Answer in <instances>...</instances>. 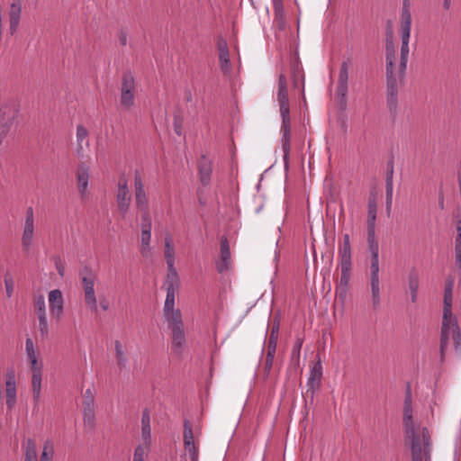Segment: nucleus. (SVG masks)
Masks as SVG:
<instances>
[{
	"label": "nucleus",
	"mask_w": 461,
	"mask_h": 461,
	"mask_svg": "<svg viewBox=\"0 0 461 461\" xmlns=\"http://www.w3.org/2000/svg\"><path fill=\"white\" fill-rule=\"evenodd\" d=\"M349 64H350V60L349 59L345 60V61L342 62L340 69H339V74L338 81H339V82H347L348 83Z\"/></svg>",
	"instance_id": "obj_47"
},
{
	"label": "nucleus",
	"mask_w": 461,
	"mask_h": 461,
	"mask_svg": "<svg viewBox=\"0 0 461 461\" xmlns=\"http://www.w3.org/2000/svg\"><path fill=\"white\" fill-rule=\"evenodd\" d=\"M276 99L282 117L281 133L285 164L288 163L290 153V104L287 89V79L284 74L278 77Z\"/></svg>",
	"instance_id": "obj_3"
},
{
	"label": "nucleus",
	"mask_w": 461,
	"mask_h": 461,
	"mask_svg": "<svg viewBox=\"0 0 461 461\" xmlns=\"http://www.w3.org/2000/svg\"><path fill=\"white\" fill-rule=\"evenodd\" d=\"M79 275L82 283L85 303L92 312H97L98 303L95 290L96 275L89 267H85Z\"/></svg>",
	"instance_id": "obj_8"
},
{
	"label": "nucleus",
	"mask_w": 461,
	"mask_h": 461,
	"mask_svg": "<svg viewBox=\"0 0 461 461\" xmlns=\"http://www.w3.org/2000/svg\"><path fill=\"white\" fill-rule=\"evenodd\" d=\"M54 455V444L51 440L47 439L42 447L40 461H52Z\"/></svg>",
	"instance_id": "obj_37"
},
{
	"label": "nucleus",
	"mask_w": 461,
	"mask_h": 461,
	"mask_svg": "<svg viewBox=\"0 0 461 461\" xmlns=\"http://www.w3.org/2000/svg\"><path fill=\"white\" fill-rule=\"evenodd\" d=\"M32 377H42V363L38 358L29 360Z\"/></svg>",
	"instance_id": "obj_44"
},
{
	"label": "nucleus",
	"mask_w": 461,
	"mask_h": 461,
	"mask_svg": "<svg viewBox=\"0 0 461 461\" xmlns=\"http://www.w3.org/2000/svg\"><path fill=\"white\" fill-rule=\"evenodd\" d=\"M322 372L321 363L315 364L311 369L310 375L307 381L308 390L307 393L311 392V397L313 398L314 392L319 388L321 384Z\"/></svg>",
	"instance_id": "obj_23"
},
{
	"label": "nucleus",
	"mask_w": 461,
	"mask_h": 461,
	"mask_svg": "<svg viewBox=\"0 0 461 461\" xmlns=\"http://www.w3.org/2000/svg\"><path fill=\"white\" fill-rule=\"evenodd\" d=\"M401 25L411 26V15L409 10V1L404 0L401 14Z\"/></svg>",
	"instance_id": "obj_40"
},
{
	"label": "nucleus",
	"mask_w": 461,
	"mask_h": 461,
	"mask_svg": "<svg viewBox=\"0 0 461 461\" xmlns=\"http://www.w3.org/2000/svg\"><path fill=\"white\" fill-rule=\"evenodd\" d=\"M151 229L149 226H141L140 252L143 258H149L152 255Z\"/></svg>",
	"instance_id": "obj_24"
},
{
	"label": "nucleus",
	"mask_w": 461,
	"mask_h": 461,
	"mask_svg": "<svg viewBox=\"0 0 461 461\" xmlns=\"http://www.w3.org/2000/svg\"><path fill=\"white\" fill-rule=\"evenodd\" d=\"M376 203L375 199H369L368 202V216H367V229L375 228L376 220Z\"/></svg>",
	"instance_id": "obj_35"
},
{
	"label": "nucleus",
	"mask_w": 461,
	"mask_h": 461,
	"mask_svg": "<svg viewBox=\"0 0 461 461\" xmlns=\"http://www.w3.org/2000/svg\"><path fill=\"white\" fill-rule=\"evenodd\" d=\"M151 450L150 445L139 443L133 451L131 461H146Z\"/></svg>",
	"instance_id": "obj_30"
},
{
	"label": "nucleus",
	"mask_w": 461,
	"mask_h": 461,
	"mask_svg": "<svg viewBox=\"0 0 461 461\" xmlns=\"http://www.w3.org/2000/svg\"><path fill=\"white\" fill-rule=\"evenodd\" d=\"M352 269H340V277L337 284V293L339 292L341 294H345L348 290V286L350 282Z\"/></svg>",
	"instance_id": "obj_29"
},
{
	"label": "nucleus",
	"mask_w": 461,
	"mask_h": 461,
	"mask_svg": "<svg viewBox=\"0 0 461 461\" xmlns=\"http://www.w3.org/2000/svg\"><path fill=\"white\" fill-rule=\"evenodd\" d=\"M87 136H88L87 130L84 126L78 125L77 127V140L78 143L77 153L80 156L83 155V146L88 145Z\"/></svg>",
	"instance_id": "obj_31"
},
{
	"label": "nucleus",
	"mask_w": 461,
	"mask_h": 461,
	"mask_svg": "<svg viewBox=\"0 0 461 461\" xmlns=\"http://www.w3.org/2000/svg\"><path fill=\"white\" fill-rule=\"evenodd\" d=\"M83 419L86 427H94L95 422V406H84Z\"/></svg>",
	"instance_id": "obj_39"
},
{
	"label": "nucleus",
	"mask_w": 461,
	"mask_h": 461,
	"mask_svg": "<svg viewBox=\"0 0 461 461\" xmlns=\"http://www.w3.org/2000/svg\"><path fill=\"white\" fill-rule=\"evenodd\" d=\"M370 284V299L374 310H377L381 306V282L380 276H369Z\"/></svg>",
	"instance_id": "obj_19"
},
{
	"label": "nucleus",
	"mask_w": 461,
	"mask_h": 461,
	"mask_svg": "<svg viewBox=\"0 0 461 461\" xmlns=\"http://www.w3.org/2000/svg\"><path fill=\"white\" fill-rule=\"evenodd\" d=\"M412 399L410 390L407 391L404 404H403V425L405 429L406 438L413 443H422V430L425 428H420L417 425L412 417Z\"/></svg>",
	"instance_id": "obj_5"
},
{
	"label": "nucleus",
	"mask_w": 461,
	"mask_h": 461,
	"mask_svg": "<svg viewBox=\"0 0 461 461\" xmlns=\"http://www.w3.org/2000/svg\"><path fill=\"white\" fill-rule=\"evenodd\" d=\"M164 258L166 263H176V248L171 234L167 233L164 237Z\"/></svg>",
	"instance_id": "obj_26"
},
{
	"label": "nucleus",
	"mask_w": 461,
	"mask_h": 461,
	"mask_svg": "<svg viewBox=\"0 0 461 461\" xmlns=\"http://www.w3.org/2000/svg\"><path fill=\"white\" fill-rule=\"evenodd\" d=\"M380 276L379 255H374L370 258L369 276Z\"/></svg>",
	"instance_id": "obj_43"
},
{
	"label": "nucleus",
	"mask_w": 461,
	"mask_h": 461,
	"mask_svg": "<svg viewBox=\"0 0 461 461\" xmlns=\"http://www.w3.org/2000/svg\"><path fill=\"white\" fill-rule=\"evenodd\" d=\"M339 267L340 269H352V256H338Z\"/></svg>",
	"instance_id": "obj_48"
},
{
	"label": "nucleus",
	"mask_w": 461,
	"mask_h": 461,
	"mask_svg": "<svg viewBox=\"0 0 461 461\" xmlns=\"http://www.w3.org/2000/svg\"><path fill=\"white\" fill-rule=\"evenodd\" d=\"M131 202V195L128 187L127 180L124 177H121L117 186L116 203L118 210L123 217H125L129 212Z\"/></svg>",
	"instance_id": "obj_11"
},
{
	"label": "nucleus",
	"mask_w": 461,
	"mask_h": 461,
	"mask_svg": "<svg viewBox=\"0 0 461 461\" xmlns=\"http://www.w3.org/2000/svg\"><path fill=\"white\" fill-rule=\"evenodd\" d=\"M230 265V255L229 242L225 237L221 240V258L217 262V270L222 273L229 269Z\"/></svg>",
	"instance_id": "obj_22"
},
{
	"label": "nucleus",
	"mask_w": 461,
	"mask_h": 461,
	"mask_svg": "<svg viewBox=\"0 0 461 461\" xmlns=\"http://www.w3.org/2000/svg\"><path fill=\"white\" fill-rule=\"evenodd\" d=\"M5 291L7 297H11L14 291V284L11 279H5Z\"/></svg>",
	"instance_id": "obj_57"
},
{
	"label": "nucleus",
	"mask_w": 461,
	"mask_h": 461,
	"mask_svg": "<svg viewBox=\"0 0 461 461\" xmlns=\"http://www.w3.org/2000/svg\"><path fill=\"white\" fill-rule=\"evenodd\" d=\"M25 351L28 360L38 358L37 353L33 345V341L31 338H27L25 341Z\"/></svg>",
	"instance_id": "obj_46"
},
{
	"label": "nucleus",
	"mask_w": 461,
	"mask_h": 461,
	"mask_svg": "<svg viewBox=\"0 0 461 461\" xmlns=\"http://www.w3.org/2000/svg\"><path fill=\"white\" fill-rule=\"evenodd\" d=\"M190 442H194L192 426L188 420L184 422V445H189Z\"/></svg>",
	"instance_id": "obj_45"
},
{
	"label": "nucleus",
	"mask_w": 461,
	"mask_h": 461,
	"mask_svg": "<svg viewBox=\"0 0 461 461\" xmlns=\"http://www.w3.org/2000/svg\"><path fill=\"white\" fill-rule=\"evenodd\" d=\"M175 131L177 135L181 134V126L176 122H175Z\"/></svg>",
	"instance_id": "obj_62"
},
{
	"label": "nucleus",
	"mask_w": 461,
	"mask_h": 461,
	"mask_svg": "<svg viewBox=\"0 0 461 461\" xmlns=\"http://www.w3.org/2000/svg\"><path fill=\"white\" fill-rule=\"evenodd\" d=\"M35 237V219L32 207H28L25 212V219L23 227L21 245L23 249L28 251L33 245Z\"/></svg>",
	"instance_id": "obj_9"
},
{
	"label": "nucleus",
	"mask_w": 461,
	"mask_h": 461,
	"mask_svg": "<svg viewBox=\"0 0 461 461\" xmlns=\"http://www.w3.org/2000/svg\"><path fill=\"white\" fill-rule=\"evenodd\" d=\"M49 307L56 320H59L64 311L63 294L59 289H54L48 294Z\"/></svg>",
	"instance_id": "obj_16"
},
{
	"label": "nucleus",
	"mask_w": 461,
	"mask_h": 461,
	"mask_svg": "<svg viewBox=\"0 0 461 461\" xmlns=\"http://www.w3.org/2000/svg\"><path fill=\"white\" fill-rule=\"evenodd\" d=\"M120 43L123 46L127 44V34L124 32H122L119 36Z\"/></svg>",
	"instance_id": "obj_59"
},
{
	"label": "nucleus",
	"mask_w": 461,
	"mask_h": 461,
	"mask_svg": "<svg viewBox=\"0 0 461 461\" xmlns=\"http://www.w3.org/2000/svg\"><path fill=\"white\" fill-rule=\"evenodd\" d=\"M76 178L78 194L82 199H85L89 194L88 185L90 178L89 167L86 163H80L77 166L76 171Z\"/></svg>",
	"instance_id": "obj_14"
},
{
	"label": "nucleus",
	"mask_w": 461,
	"mask_h": 461,
	"mask_svg": "<svg viewBox=\"0 0 461 461\" xmlns=\"http://www.w3.org/2000/svg\"><path fill=\"white\" fill-rule=\"evenodd\" d=\"M141 213V226H149V229H152V221L149 214V208L146 211H139Z\"/></svg>",
	"instance_id": "obj_52"
},
{
	"label": "nucleus",
	"mask_w": 461,
	"mask_h": 461,
	"mask_svg": "<svg viewBox=\"0 0 461 461\" xmlns=\"http://www.w3.org/2000/svg\"><path fill=\"white\" fill-rule=\"evenodd\" d=\"M171 333V348L174 353H176V355H180L183 353L186 344L185 329L172 330Z\"/></svg>",
	"instance_id": "obj_25"
},
{
	"label": "nucleus",
	"mask_w": 461,
	"mask_h": 461,
	"mask_svg": "<svg viewBox=\"0 0 461 461\" xmlns=\"http://www.w3.org/2000/svg\"><path fill=\"white\" fill-rule=\"evenodd\" d=\"M114 348H115V357H116L118 366L121 368L126 367L127 363H128V358L124 353L122 345L121 344L120 341H118V340L115 341Z\"/></svg>",
	"instance_id": "obj_34"
},
{
	"label": "nucleus",
	"mask_w": 461,
	"mask_h": 461,
	"mask_svg": "<svg viewBox=\"0 0 461 461\" xmlns=\"http://www.w3.org/2000/svg\"><path fill=\"white\" fill-rule=\"evenodd\" d=\"M136 82L131 72H125L122 78L120 87L119 107L122 111L129 112L135 105Z\"/></svg>",
	"instance_id": "obj_6"
},
{
	"label": "nucleus",
	"mask_w": 461,
	"mask_h": 461,
	"mask_svg": "<svg viewBox=\"0 0 461 461\" xmlns=\"http://www.w3.org/2000/svg\"><path fill=\"white\" fill-rule=\"evenodd\" d=\"M386 207L389 209L393 203V181L390 177L385 179Z\"/></svg>",
	"instance_id": "obj_42"
},
{
	"label": "nucleus",
	"mask_w": 461,
	"mask_h": 461,
	"mask_svg": "<svg viewBox=\"0 0 461 461\" xmlns=\"http://www.w3.org/2000/svg\"><path fill=\"white\" fill-rule=\"evenodd\" d=\"M217 46H218L219 54L223 53V52H229L228 45H227V42L225 40L219 39Z\"/></svg>",
	"instance_id": "obj_56"
},
{
	"label": "nucleus",
	"mask_w": 461,
	"mask_h": 461,
	"mask_svg": "<svg viewBox=\"0 0 461 461\" xmlns=\"http://www.w3.org/2000/svg\"><path fill=\"white\" fill-rule=\"evenodd\" d=\"M419 273L416 269H412L408 274V287L411 293V300L412 303L417 301L419 290Z\"/></svg>",
	"instance_id": "obj_27"
},
{
	"label": "nucleus",
	"mask_w": 461,
	"mask_h": 461,
	"mask_svg": "<svg viewBox=\"0 0 461 461\" xmlns=\"http://www.w3.org/2000/svg\"><path fill=\"white\" fill-rule=\"evenodd\" d=\"M411 26L401 25L402 41L409 42Z\"/></svg>",
	"instance_id": "obj_54"
},
{
	"label": "nucleus",
	"mask_w": 461,
	"mask_h": 461,
	"mask_svg": "<svg viewBox=\"0 0 461 461\" xmlns=\"http://www.w3.org/2000/svg\"><path fill=\"white\" fill-rule=\"evenodd\" d=\"M98 307H100L103 311H107L109 309V302L105 297H101L99 299Z\"/></svg>",
	"instance_id": "obj_58"
},
{
	"label": "nucleus",
	"mask_w": 461,
	"mask_h": 461,
	"mask_svg": "<svg viewBox=\"0 0 461 461\" xmlns=\"http://www.w3.org/2000/svg\"><path fill=\"white\" fill-rule=\"evenodd\" d=\"M393 166L390 167V169L387 171L386 177H390V179H393Z\"/></svg>",
	"instance_id": "obj_63"
},
{
	"label": "nucleus",
	"mask_w": 461,
	"mask_h": 461,
	"mask_svg": "<svg viewBox=\"0 0 461 461\" xmlns=\"http://www.w3.org/2000/svg\"><path fill=\"white\" fill-rule=\"evenodd\" d=\"M79 275L82 283L85 303L92 312H97L98 303L95 290L96 275L89 267H85Z\"/></svg>",
	"instance_id": "obj_7"
},
{
	"label": "nucleus",
	"mask_w": 461,
	"mask_h": 461,
	"mask_svg": "<svg viewBox=\"0 0 461 461\" xmlns=\"http://www.w3.org/2000/svg\"><path fill=\"white\" fill-rule=\"evenodd\" d=\"M198 170L202 185L207 186L211 182L212 165V161L204 155L201 157L198 162Z\"/></svg>",
	"instance_id": "obj_21"
},
{
	"label": "nucleus",
	"mask_w": 461,
	"mask_h": 461,
	"mask_svg": "<svg viewBox=\"0 0 461 461\" xmlns=\"http://www.w3.org/2000/svg\"><path fill=\"white\" fill-rule=\"evenodd\" d=\"M429 434L427 429L422 430V443L411 445L412 461H428L429 458L430 442Z\"/></svg>",
	"instance_id": "obj_12"
},
{
	"label": "nucleus",
	"mask_w": 461,
	"mask_h": 461,
	"mask_svg": "<svg viewBox=\"0 0 461 461\" xmlns=\"http://www.w3.org/2000/svg\"><path fill=\"white\" fill-rule=\"evenodd\" d=\"M277 330L278 325L274 326L272 328V331L269 337L267 356L269 357L270 358L274 357L276 354Z\"/></svg>",
	"instance_id": "obj_38"
},
{
	"label": "nucleus",
	"mask_w": 461,
	"mask_h": 461,
	"mask_svg": "<svg viewBox=\"0 0 461 461\" xmlns=\"http://www.w3.org/2000/svg\"><path fill=\"white\" fill-rule=\"evenodd\" d=\"M338 256H352L350 238L348 233L343 235V240L339 245Z\"/></svg>",
	"instance_id": "obj_36"
},
{
	"label": "nucleus",
	"mask_w": 461,
	"mask_h": 461,
	"mask_svg": "<svg viewBox=\"0 0 461 461\" xmlns=\"http://www.w3.org/2000/svg\"><path fill=\"white\" fill-rule=\"evenodd\" d=\"M5 403L9 410H12L16 403V382L13 372L6 375Z\"/></svg>",
	"instance_id": "obj_18"
},
{
	"label": "nucleus",
	"mask_w": 461,
	"mask_h": 461,
	"mask_svg": "<svg viewBox=\"0 0 461 461\" xmlns=\"http://www.w3.org/2000/svg\"><path fill=\"white\" fill-rule=\"evenodd\" d=\"M140 429L141 440L140 443L152 446L150 414L148 409L142 411Z\"/></svg>",
	"instance_id": "obj_20"
},
{
	"label": "nucleus",
	"mask_w": 461,
	"mask_h": 461,
	"mask_svg": "<svg viewBox=\"0 0 461 461\" xmlns=\"http://www.w3.org/2000/svg\"><path fill=\"white\" fill-rule=\"evenodd\" d=\"M451 5V0H444L443 6L446 10H448Z\"/></svg>",
	"instance_id": "obj_61"
},
{
	"label": "nucleus",
	"mask_w": 461,
	"mask_h": 461,
	"mask_svg": "<svg viewBox=\"0 0 461 461\" xmlns=\"http://www.w3.org/2000/svg\"><path fill=\"white\" fill-rule=\"evenodd\" d=\"M175 296L176 286L173 284L167 285L163 316L171 331L185 329L181 311L175 308Z\"/></svg>",
	"instance_id": "obj_4"
},
{
	"label": "nucleus",
	"mask_w": 461,
	"mask_h": 461,
	"mask_svg": "<svg viewBox=\"0 0 461 461\" xmlns=\"http://www.w3.org/2000/svg\"><path fill=\"white\" fill-rule=\"evenodd\" d=\"M134 203L138 212L146 211L149 208V203L144 185L139 175H135L134 177Z\"/></svg>",
	"instance_id": "obj_15"
},
{
	"label": "nucleus",
	"mask_w": 461,
	"mask_h": 461,
	"mask_svg": "<svg viewBox=\"0 0 461 461\" xmlns=\"http://www.w3.org/2000/svg\"><path fill=\"white\" fill-rule=\"evenodd\" d=\"M94 394L91 389H86L85 392L84 406H95L94 405Z\"/></svg>",
	"instance_id": "obj_53"
},
{
	"label": "nucleus",
	"mask_w": 461,
	"mask_h": 461,
	"mask_svg": "<svg viewBox=\"0 0 461 461\" xmlns=\"http://www.w3.org/2000/svg\"><path fill=\"white\" fill-rule=\"evenodd\" d=\"M409 42L402 41L401 57L397 70L394 68V48L392 41L386 43L387 102L393 107L397 104L398 83L403 80L409 56Z\"/></svg>",
	"instance_id": "obj_2"
},
{
	"label": "nucleus",
	"mask_w": 461,
	"mask_h": 461,
	"mask_svg": "<svg viewBox=\"0 0 461 461\" xmlns=\"http://www.w3.org/2000/svg\"><path fill=\"white\" fill-rule=\"evenodd\" d=\"M176 263H168L167 264V279L171 281V284L175 285L173 282H176L178 278L177 271L175 267ZM170 285V283L168 284Z\"/></svg>",
	"instance_id": "obj_50"
},
{
	"label": "nucleus",
	"mask_w": 461,
	"mask_h": 461,
	"mask_svg": "<svg viewBox=\"0 0 461 461\" xmlns=\"http://www.w3.org/2000/svg\"><path fill=\"white\" fill-rule=\"evenodd\" d=\"M273 361H274V357H269L267 356L266 357V363H265V366H266V369H267L268 371L271 369L272 367V365H273Z\"/></svg>",
	"instance_id": "obj_60"
},
{
	"label": "nucleus",
	"mask_w": 461,
	"mask_h": 461,
	"mask_svg": "<svg viewBox=\"0 0 461 461\" xmlns=\"http://www.w3.org/2000/svg\"><path fill=\"white\" fill-rule=\"evenodd\" d=\"M367 245L371 256L379 255V244L375 239V229H367Z\"/></svg>",
	"instance_id": "obj_33"
},
{
	"label": "nucleus",
	"mask_w": 461,
	"mask_h": 461,
	"mask_svg": "<svg viewBox=\"0 0 461 461\" xmlns=\"http://www.w3.org/2000/svg\"><path fill=\"white\" fill-rule=\"evenodd\" d=\"M34 309L39 320V331L41 338H46L49 334V322L47 318L45 298L40 294L34 298Z\"/></svg>",
	"instance_id": "obj_13"
},
{
	"label": "nucleus",
	"mask_w": 461,
	"mask_h": 461,
	"mask_svg": "<svg viewBox=\"0 0 461 461\" xmlns=\"http://www.w3.org/2000/svg\"><path fill=\"white\" fill-rule=\"evenodd\" d=\"M453 281L446 283L444 291V307L440 335V362H444L445 354L450 339H453L454 348L461 353V332L456 316L452 313Z\"/></svg>",
	"instance_id": "obj_1"
},
{
	"label": "nucleus",
	"mask_w": 461,
	"mask_h": 461,
	"mask_svg": "<svg viewBox=\"0 0 461 461\" xmlns=\"http://www.w3.org/2000/svg\"><path fill=\"white\" fill-rule=\"evenodd\" d=\"M273 5L276 18L282 19L285 15L283 0H273Z\"/></svg>",
	"instance_id": "obj_51"
},
{
	"label": "nucleus",
	"mask_w": 461,
	"mask_h": 461,
	"mask_svg": "<svg viewBox=\"0 0 461 461\" xmlns=\"http://www.w3.org/2000/svg\"><path fill=\"white\" fill-rule=\"evenodd\" d=\"M348 92V83L347 82H339L338 81V86H337V94L341 97L344 98Z\"/></svg>",
	"instance_id": "obj_55"
},
{
	"label": "nucleus",
	"mask_w": 461,
	"mask_h": 461,
	"mask_svg": "<svg viewBox=\"0 0 461 461\" xmlns=\"http://www.w3.org/2000/svg\"><path fill=\"white\" fill-rule=\"evenodd\" d=\"M22 3L23 0H12V4L9 11V32L11 35H14L20 23V18L22 14Z\"/></svg>",
	"instance_id": "obj_17"
},
{
	"label": "nucleus",
	"mask_w": 461,
	"mask_h": 461,
	"mask_svg": "<svg viewBox=\"0 0 461 461\" xmlns=\"http://www.w3.org/2000/svg\"><path fill=\"white\" fill-rule=\"evenodd\" d=\"M41 380L42 377H32L33 411H39L40 399L41 394Z\"/></svg>",
	"instance_id": "obj_28"
},
{
	"label": "nucleus",
	"mask_w": 461,
	"mask_h": 461,
	"mask_svg": "<svg viewBox=\"0 0 461 461\" xmlns=\"http://www.w3.org/2000/svg\"><path fill=\"white\" fill-rule=\"evenodd\" d=\"M18 110L15 106L6 105L0 110V145L10 129L17 123Z\"/></svg>",
	"instance_id": "obj_10"
},
{
	"label": "nucleus",
	"mask_w": 461,
	"mask_h": 461,
	"mask_svg": "<svg viewBox=\"0 0 461 461\" xmlns=\"http://www.w3.org/2000/svg\"><path fill=\"white\" fill-rule=\"evenodd\" d=\"M25 457L24 461H37V447L32 438H28L24 443Z\"/></svg>",
	"instance_id": "obj_32"
},
{
	"label": "nucleus",
	"mask_w": 461,
	"mask_h": 461,
	"mask_svg": "<svg viewBox=\"0 0 461 461\" xmlns=\"http://www.w3.org/2000/svg\"><path fill=\"white\" fill-rule=\"evenodd\" d=\"M185 449L189 455L191 461H198L199 451L194 442H190L189 445H185Z\"/></svg>",
	"instance_id": "obj_49"
},
{
	"label": "nucleus",
	"mask_w": 461,
	"mask_h": 461,
	"mask_svg": "<svg viewBox=\"0 0 461 461\" xmlns=\"http://www.w3.org/2000/svg\"><path fill=\"white\" fill-rule=\"evenodd\" d=\"M219 59L221 63V69L223 74L227 75L230 73V53L223 52L219 54Z\"/></svg>",
	"instance_id": "obj_41"
},
{
	"label": "nucleus",
	"mask_w": 461,
	"mask_h": 461,
	"mask_svg": "<svg viewBox=\"0 0 461 461\" xmlns=\"http://www.w3.org/2000/svg\"><path fill=\"white\" fill-rule=\"evenodd\" d=\"M438 205L441 209H444V196L442 194L439 197Z\"/></svg>",
	"instance_id": "obj_64"
}]
</instances>
